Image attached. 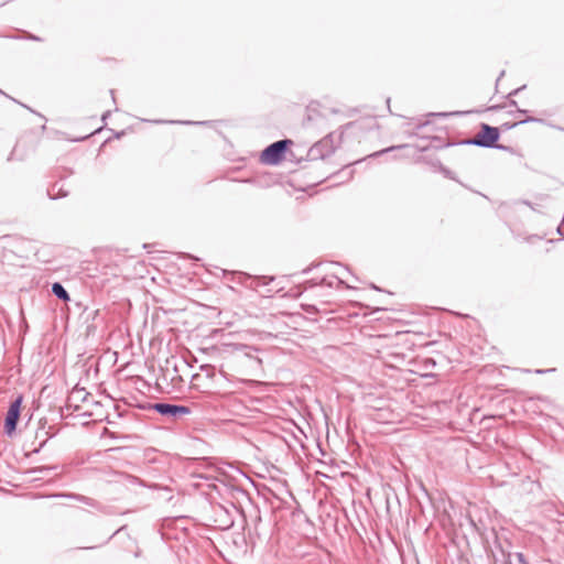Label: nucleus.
Wrapping results in <instances>:
<instances>
[{"label":"nucleus","instance_id":"obj_1","mask_svg":"<svg viewBox=\"0 0 564 564\" xmlns=\"http://www.w3.org/2000/svg\"><path fill=\"white\" fill-rule=\"evenodd\" d=\"M499 139V130L489 124L482 123L480 131L470 140H466V144L478 145L482 148H494Z\"/></svg>","mask_w":564,"mask_h":564},{"label":"nucleus","instance_id":"obj_2","mask_svg":"<svg viewBox=\"0 0 564 564\" xmlns=\"http://www.w3.org/2000/svg\"><path fill=\"white\" fill-rule=\"evenodd\" d=\"M289 144H292L289 139L271 143L262 151L261 161L267 164H278L283 159Z\"/></svg>","mask_w":564,"mask_h":564},{"label":"nucleus","instance_id":"obj_3","mask_svg":"<svg viewBox=\"0 0 564 564\" xmlns=\"http://www.w3.org/2000/svg\"><path fill=\"white\" fill-rule=\"evenodd\" d=\"M23 398L19 395L14 401L11 402L10 408L7 412L6 421H4V430L8 435H11L15 429L20 417V410Z\"/></svg>","mask_w":564,"mask_h":564},{"label":"nucleus","instance_id":"obj_4","mask_svg":"<svg viewBox=\"0 0 564 564\" xmlns=\"http://www.w3.org/2000/svg\"><path fill=\"white\" fill-rule=\"evenodd\" d=\"M153 410H155L161 415L180 417L182 415H187L191 413V409L185 405H177L171 403H155L153 404Z\"/></svg>","mask_w":564,"mask_h":564},{"label":"nucleus","instance_id":"obj_5","mask_svg":"<svg viewBox=\"0 0 564 564\" xmlns=\"http://www.w3.org/2000/svg\"><path fill=\"white\" fill-rule=\"evenodd\" d=\"M52 293L62 301H68L69 295L68 292L65 290V288L59 283L55 282L52 285Z\"/></svg>","mask_w":564,"mask_h":564},{"label":"nucleus","instance_id":"obj_6","mask_svg":"<svg viewBox=\"0 0 564 564\" xmlns=\"http://www.w3.org/2000/svg\"><path fill=\"white\" fill-rule=\"evenodd\" d=\"M206 379L203 378V373H195L192 376L191 387L194 389H206L208 384L205 382Z\"/></svg>","mask_w":564,"mask_h":564},{"label":"nucleus","instance_id":"obj_7","mask_svg":"<svg viewBox=\"0 0 564 564\" xmlns=\"http://www.w3.org/2000/svg\"><path fill=\"white\" fill-rule=\"evenodd\" d=\"M203 373V378L206 379V381H210L214 379L216 375L215 367L212 365H203L200 366V372Z\"/></svg>","mask_w":564,"mask_h":564},{"label":"nucleus","instance_id":"obj_8","mask_svg":"<svg viewBox=\"0 0 564 564\" xmlns=\"http://www.w3.org/2000/svg\"><path fill=\"white\" fill-rule=\"evenodd\" d=\"M53 469H55V467L41 466V467L34 468L31 473L45 476Z\"/></svg>","mask_w":564,"mask_h":564},{"label":"nucleus","instance_id":"obj_9","mask_svg":"<svg viewBox=\"0 0 564 564\" xmlns=\"http://www.w3.org/2000/svg\"><path fill=\"white\" fill-rule=\"evenodd\" d=\"M257 280L259 282L258 284H268L269 282H271L273 280V278L260 276Z\"/></svg>","mask_w":564,"mask_h":564},{"label":"nucleus","instance_id":"obj_10","mask_svg":"<svg viewBox=\"0 0 564 564\" xmlns=\"http://www.w3.org/2000/svg\"><path fill=\"white\" fill-rule=\"evenodd\" d=\"M394 149H395L394 147H390V148H388V149H386V150H382V151L376 152L373 155L378 156V155H380V154H382V153H384V152L392 151V150H394Z\"/></svg>","mask_w":564,"mask_h":564},{"label":"nucleus","instance_id":"obj_11","mask_svg":"<svg viewBox=\"0 0 564 564\" xmlns=\"http://www.w3.org/2000/svg\"><path fill=\"white\" fill-rule=\"evenodd\" d=\"M517 557L521 564H527L522 553H517Z\"/></svg>","mask_w":564,"mask_h":564},{"label":"nucleus","instance_id":"obj_12","mask_svg":"<svg viewBox=\"0 0 564 564\" xmlns=\"http://www.w3.org/2000/svg\"><path fill=\"white\" fill-rule=\"evenodd\" d=\"M109 116H110V111L108 110V111H106V112L102 115L101 120H102L104 122H106V120H107V118H108Z\"/></svg>","mask_w":564,"mask_h":564},{"label":"nucleus","instance_id":"obj_13","mask_svg":"<svg viewBox=\"0 0 564 564\" xmlns=\"http://www.w3.org/2000/svg\"><path fill=\"white\" fill-rule=\"evenodd\" d=\"M28 39L33 40V41H40V39L37 36L32 35V34H29Z\"/></svg>","mask_w":564,"mask_h":564},{"label":"nucleus","instance_id":"obj_14","mask_svg":"<svg viewBox=\"0 0 564 564\" xmlns=\"http://www.w3.org/2000/svg\"><path fill=\"white\" fill-rule=\"evenodd\" d=\"M530 121H535V119L528 118V119L521 120L519 123H527V122H530Z\"/></svg>","mask_w":564,"mask_h":564},{"label":"nucleus","instance_id":"obj_15","mask_svg":"<svg viewBox=\"0 0 564 564\" xmlns=\"http://www.w3.org/2000/svg\"><path fill=\"white\" fill-rule=\"evenodd\" d=\"M546 371H547V370H541V369L535 370V372H536V373H544V372H546Z\"/></svg>","mask_w":564,"mask_h":564},{"label":"nucleus","instance_id":"obj_16","mask_svg":"<svg viewBox=\"0 0 564 564\" xmlns=\"http://www.w3.org/2000/svg\"><path fill=\"white\" fill-rule=\"evenodd\" d=\"M519 90H520V88L514 89L512 93H510V95H514V94H517Z\"/></svg>","mask_w":564,"mask_h":564},{"label":"nucleus","instance_id":"obj_17","mask_svg":"<svg viewBox=\"0 0 564 564\" xmlns=\"http://www.w3.org/2000/svg\"><path fill=\"white\" fill-rule=\"evenodd\" d=\"M48 194H50V196H51L52 198H55V197H56V196H55V194H53V193H48Z\"/></svg>","mask_w":564,"mask_h":564},{"label":"nucleus","instance_id":"obj_18","mask_svg":"<svg viewBox=\"0 0 564 564\" xmlns=\"http://www.w3.org/2000/svg\"><path fill=\"white\" fill-rule=\"evenodd\" d=\"M185 123L191 124L192 122L191 121H186Z\"/></svg>","mask_w":564,"mask_h":564},{"label":"nucleus","instance_id":"obj_19","mask_svg":"<svg viewBox=\"0 0 564 564\" xmlns=\"http://www.w3.org/2000/svg\"><path fill=\"white\" fill-rule=\"evenodd\" d=\"M0 93L2 94V91L0 90Z\"/></svg>","mask_w":564,"mask_h":564}]
</instances>
